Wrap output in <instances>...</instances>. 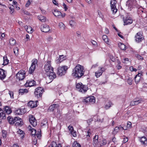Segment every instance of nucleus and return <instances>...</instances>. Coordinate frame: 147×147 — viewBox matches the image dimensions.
<instances>
[{"label": "nucleus", "mask_w": 147, "mask_h": 147, "mask_svg": "<svg viewBox=\"0 0 147 147\" xmlns=\"http://www.w3.org/2000/svg\"><path fill=\"white\" fill-rule=\"evenodd\" d=\"M15 123H14L15 125H18L20 126H22L23 124V122L22 119L19 117L18 120H16Z\"/></svg>", "instance_id": "obj_22"}, {"label": "nucleus", "mask_w": 147, "mask_h": 147, "mask_svg": "<svg viewBox=\"0 0 147 147\" xmlns=\"http://www.w3.org/2000/svg\"><path fill=\"white\" fill-rule=\"evenodd\" d=\"M41 126H47L48 125L47 121V119H44L41 123Z\"/></svg>", "instance_id": "obj_40"}, {"label": "nucleus", "mask_w": 147, "mask_h": 147, "mask_svg": "<svg viewBox=\"0 0 147 147\" xmlns=\"http://www.w3.org/2000/svg\"><path fill=\"white\" fill-rule=\"evenodd\" d=\"M49 73V74L48 76L49 78L50 79V82H51L54 78L56 77V76L54 71L50 72Z\"/></svg>", "instance_id": "obj_16"}, {"label": "nucleus", "mask_w": 147, "mask_h": 147, "mask_svg": "<svg viewBox=\"0 0 147 147\" xmlns=\"http://www.w3.org/2000/svg\"><path fill=\"white\" fill-rule=\"evenodd\" d=\"M81 89V90L79 91L80 92L82 93H85L87 91V90L88 89V88L87 85H83L82 86Z\"/></svg>", "instance_id": "obj_25"}, {"label": "nucleus", "mask_w": 147, "mask_h": 147, "mask_svg": "<svg viewBox=\"0 0 147 147\" xmlns=\"http://www.w3.org/2000/svg\"><path fill=\"white\" fill-rule=\"evenodd\" d=\"M23 70L20 71L16 74V78L19 80H22L25 78V74Z\"/></svg>", "instance_id": "obj_7"}, {"label": "nucleus", "mask_w": 147, "mask_h": 147, "mask_svg": "<svg viewBox=\"0 0 147 147\" xmlns=\"http://www.w3.org/2000/svg\"><path fill=\"white\" fill-rule=\"evenodd\" d=\"M14 53L16 55L18 54V49L17 47H15L13 49Z\"/></svg>", "instance_id": "obj_53"}, {"label": "nucleus", "mask_w": 147, "mask_h": 147, "mask_svg": "<svg viewBox=\"0 0 147 147\" xmlns=\"http://www.w3.org/2000/svg\"><path fill=\"white\" fill-rule=\"evenodd\" d=\"M59 26L60 29L63 30H65V26L62 22H60L59 24Z\"/></svg>", "instance_id": "obj_41"}, {"label": "nucleus", "mask_w": 147, "mask_h": 147, "mask_svg": "<svg viewBox=\"0 0 147 147\" xmlns=\"http://www.w3.org/2000/svg\"><path fill=\"white\" fill-rule=\"evenodd\" d=\"M127 5L129 7H132L136 4V0H128L127 2Z\"/></svg>", "instance_id": "obj_20"}, {"label": "nucleus", "mask_w": 147, "mask_h": 147, "mask_svg": "<svg viewBox=\"0 0 147 147\" xmlns=\"http://www.w3.org/2000/svg\"><path fill=\"white\" fill-rule=\"evenodd\" d=\"M53 15L56 17L58 16L60 18L61 13L58 10L56 9L54 10V12H53Z\"/></svg>", "instance_id": "obj_29"}, {"label": "nucleus", "mask_w": 147, "mask_h": 147, "mask_svg": "<svg viewBox=\"0 0 147 147\" xmlns=\"http://www.w3.org/2000/svg\"><path fill=\"white\" fill-rule=\"evenodd\" d=\"M32 63L31 66L30 67L29 72L30 74H32L33 73L35 69L36 66L38 65L37 60L36 59H34L32 61Z\"/></svg>", "instance_id": "obj_3"}, {"label": "nucleus", "mask_w": 147, "mask_h": 147, "mask_svg": "<svg viewBox=\"0 0 147 147\" xmlns=\"http://www.w3.org/2000/svg\"><path fill=\"white\" fill-rule=\"evenodd\" d=\"M107 143V141L106 139H103L102 140V142L100 144V146H102L105 145Z\"/></svg>", "instance_id": "obj_47"}, {"label": "nucleus", "mask_w": 147, "mask_h": 147, "mask_svg": "<svg viewBox=\"0 0 147 147\" xmlns=\"http://www.w3.org/2000/svg\"><path fill=\"white\" fill-rule=\"evenodd\" d=\"M36 135L38 139H40L41 136L40 130L39 129V131H38V132Z\"/></svg>", "instance_id": "obj_48"}, {"label": "nucleus", "mask_w": 147, "mask_h": 147, "mask_svg": "<svg viewBox=\"0 0 147 147\" xmlns=\"http://www.w3.org/2000/svg\"><path fill=\"white\" fill-rule=\"evenodd\" d=\"M44 91L42 88L38 87L35 89L34 94L36 97L38 98H41Z\"/></svg>", "instance_id": "obj_5"}, {"label": "nucleus", "mask_w": 147, "mask_h": 147, "mask_svg": "<svg viewBox=\"0 0 147 147\" xmlns=\"http://www.w3.org/2000/svg\"><path fill=\"white\" fill-rule=\"evenodd\" d=\"M129 69L131 71H137V69H136V68H134L132 66H131L129 67Z\"/></svg>", "instance_id": "obj_58"}, {"label": "nucleus", "mask_w": 147, "mask_h": 147, "mask_svg": "<svg viewBox=\"0 0 147 147\" xmlns=\"http://www.w3.org/2000/svg\"><path fill=\"white\" fill-rule=\"evenodd\" d=\"M75 22L73 20H71L69 21V23L70 26L72 27H73L75 24Z\"/></svg>", "instance_id": "obj_54"}, {"label": "nucleus", "mask_w": 147, "mask_h": 147, "mask_svg": "<svg viewBox=\"0 0 147 147\" xmlns=\"http://www.w3.org/2000/svg\"><path fill=\"white\" fill-rule=\"evenodd\" d=\"M24 28L28 33H31L32 32V29L30 26H26Z\"/></svg>", "instance_id": "obj_28"}, {"label": "nucleus", "mask_w": 147, "mask_h": 147, "mask_svg": "<svg viewBox=\"0 0 147 147\" xmlns=\"http://www.w3.org/2000/svg\"><path fill=\"white\" fill-rule=\"evenodd\" d=\"M71 133L74 137H75L76 136V132L74 130L71 132Z\"/></svg>", "instance_id": "obj_62"}, {"label": "nucleus", "mask_w": 147, "mask_h": 147, "mask_svg": "<svg viewBox=\"0 0 147 147\" xmlns=\"http://www.w3.org/2000/svg\"><path fill=\"white\" fill-rule=\"evenodd\" d=\"M106 69L103 67H99L98 71L95 72V76L97 78L101 76L103 72L105 71Z\"/></svg>", "instance_id": "obj_10"}, {"label": "nucleus", "mask_w": 147, "mask_h": 147, "mask_svg": "<svg viewBox=\"0 0 147 147\" xmlns=\"http://www.w3.org/2000/svg\"><path fill=\"white\" fill-rule=\"evenodd\" d=\"M9 43L11 46L15 45L16 43V40L13 38H11L9 40Z\"/></svg>", "instance_id": "obj_36"}, {"label": "nucleus", "mask_w": 147, "mask_h": 147, "mask_svg": "<svg viewBox=\"0 0 147 147\" xmlns=\"http://www.w3.org/2000/svg\"><path fill=\"white\" fill-rule=\"evenodd\" d=\"M31 131V133L32 135H36V131L35 129H30Z\"/></svg>", "instance_id": "obj_50"}, {"label": "nucleus", "mask_w": 147, "mask_h": 147, "mask_svg": "<svg viewBox=\"0 0 147 147\" xmlns=\"http://www.w3.org/2000/svg\"><path fill=\"white\" fill-rule=\"evenodd\" d=\"M142 74L139 73L136 75L134 78L135 82L136 84H138L140 81L141 79V77L142 76Z\"/></svg>", "instance_id": "obj_19"}, {"label": "nucleus", "mask_w": 147, "mask_h": 147, "mask_svg": "<svg viewBox=\"0 0 147 147\" xmlns=\"http://www.w3.org/2000/svg\"><path fill=\"white\" fill-rule=\"evenodd\" d=\"M140 141L142 144L147 146V139L145 137H142L140 140Z\"/></svg>", "instance_id": "obj_23"}, {"label": "nucleus", "mask_w": 147, "mask_h": 147, "mask_svg": "<svg viewBox=\"0 0 147 147\" xmlns=\"http://www.w3.org/2000/svg\"><path fill=\"white\" fill-rule=\"evenodd\" d=\"M29 120L30 124L33 126L35 127L37 125V122L35 118L33 115L29 117Z\"/></svg>", "instance_id": "obj_11"}, {"label": "nucleus", "mask_w": 147, "mask_h": 147, "mask_svg": "<svg viewBox=\"0 0 147 147\" xmlns=\"http://www.w3.org/2000/svg\"><path fill=\"white\" fill-rule=\"evenodd\" d=\"M30 4V0H28L26 4V7H28Z\"/></svg>", "instance_id": "obj_64"}, {"label": "nucleus", "mask_w": 147, "mask_h": 147, "mask_svg": "<svg viewBox=\"0 0 147 147\" xmlns=\"http://www.w3.org/2000/svg\"><path fill=\"white\" fill-rule=\"evenodd\" d=\"M18 133L20 135V136L21 138H23L24 137V133L23 132V131L21 130L20 129H19L18 131Z\"/></svg>", "instance_id": "obj_43"}, {"label": "nucleus", "mask_w": 147, "mask_h": 147, "mask_svg": "<svg viewBox=\"0 0 147 147\" xmlns=\"http://www.w3.org/2000/svg\"><path fill=\"white\" fill-rule=\"evenodd\" d=\"M57 144L56 142L54 141H52L49 146L50 147H56Z\"/></svg>", "instance_id": "obj_45"}, {"label": "nucleus", "mask_w": 147, "mask_h": 147, "mask_svg": "<svg viewBox=\"0 0 147 147\" xmlns=\"http://www.w3.org/2000/svg\"><path fill=\"white\" fill-rule=\"evenodd\" d=\"M16 114L17 115H22L24 113V112L22 111L21 109H19L15 111Z\"/></svg>", "instance_id": "obj_39"}, {"label": "nucleus", "mask_w": 147, "mask_h": 147, "mask_svg": "<svg viewBox=\"0 0 147 147\" xmlns=\"http://www.w3.org/2000/svg\"><path fill=\"white\" fill-rule=\"evenodd\" d=\"M118 127L119 128L120 131H122L123 130H127V128H126V129H125L123 127L121 126L120 125Z\"/></svg>", "instance_id": "obj_60"}, {"label": "nucleus", "mask_w": 147, "mask_h": 147, "mask_svg": "<svg viewBox=\"0 0 147 147\" xmlns=\"http://www.w3.org/2000/svg\"><path fill=\"white\" fill-rule=\"evenodd\" d=\"M118 45L120 48L122 50H125L126 49V47L124 44L120 43H119Z\"/></svg>", "instance_id": "obj_34"}, {"label": "nucleus", "mask_w": 147, "mask_h": 147, "mask_svg": "<svg viewBox=\"0 0 147 147\" xmlns=\"http://www.w3.org/2000/svg\"><path fill=\"white\" fill-rule=\"evenodd\" d=\"M84 67L78 64L73 69L72 75L75 78H80L84 75Z\"/></svg>", "instance_id": "obj_1"}, {"label": "nucleus", "mask_w": 147, "mask_h": 147, "mask_svg": "<svg viewBox=\"0 0 147 147\" xmlns=\"http://www.w3.org/2000/svg\"><path fill=\"white\" fill-rule=\"evenodd\" d=\"M68 128L69 130L70 131V132L73 131L74 130V128L72 125H69L68 127Z\"/></svg>", "instance_id": "obj_55"}, {"label": "nucleus", "mask_w": 147, "mask_h": 147, "mask_svg": "<svg viewBox=\"0 0 147 147\" xmlns=\"http://www.w3.org/2000/svg\"><path fill=\"white\" fill-rule=\"evenodd\" d=\"M99 140L98 135H96L93 138V144L94 146L96 147L97 146L98 143H99Z\"/></svg>", "instance_id": "obj_18"}, {"label": "nucleus", "mask_w": 147, "mask_h": 147, "mask_svg": "<svg viewBox=\"0 0 147 147\" xmlns=\"http://www.w3.org/2000/svg\"><path fill=\"white\" fill-rule=\"evenodd\" d=\"M64 59L63 55H60L59 58L57 60V63H59Z\"/></svg>", "instance_id": "obj_33"}, {"label": "nucleus", "mask_w": 147, "mask_h": 147, "mask_svg": "<svg viewBox=\"0 0 147 147\" xmlns=\"http://www.w3.org/2000/svg\"><path fill=\"white\" fill-rule=\"evenodd\" d=\"M28 106L30 107L31 108H34L36 107V106H35V102L32 101H30L28 103Z\"/></svg>", "instance_id": "obj_32"}, {"label": "nucleus", "mask_w": 147, "mask_h": 147, "mask_svg": "<svg viewBox=\"0 0 147 147\" xmlns=\"http://www.w3.org/2000/svg\"><path fill=\"white\" fill-rule=\"evenodd\" d=\"M83 101L86 103L93 104L95 102V99L93 96L88 97L84 99Z\"/></svg>", "instance_id": "obj_6"}, {"label": "nucleus", "mask_w": 147, "mask_h": 147, "mask_svg": "<svg viewBox=\"0 0 147 147\" xmlns=\"http://www.w3.org/2000/svg\"><path fill=\"white\" fill-rule=\"evenodd\" d=\"M73 147H81L80 145L77 142H74L73 144Z\"/></svg>", "instance_id": "obj_44"}, {"label": "nucleus", "mask_w": 147, "mask_h": 147, "mask_svg": "<svg viewBox=\"0 0 147 147\" xmlns=\"http://www.w3.org/2000/svg\"><path fill=\"white\" fill-rule=\"evenodd\" d=\"M44 69L46 73L53 71V68L51 65L50 61H48L44 65Z\"/></svg>", "instance_id": "obj_4"}, {"label": "nucleus", "mask_w": 147, "mask_h": 147, "mask_svg": "<svg viewBox=\"0 0 147 147\" xmlns=\"http://www.w3.org/2000/svg\"><path fill=\"white\" fill-rule=\"evenodd\" d=\"M135 56L139 60H142L143 59V57L139 55H136Z\"/></svg>", "instance_id": "obj_51"}, {"label": "nucleus", "mask_w": 147, "mask_h": 147, "mask_svg": "<svg viewBox=\"0 0 147 147\" xmlns=\"http://www.w3.org/2000/svg\"><path fill=\"white\" fill-rule=\"evenodd\" d=\"M4 109L7 114H9L12 112L9 106H5L4 107Z\"/></svg>", "instance_id": "obj_24"}, {"label": "nucleus", "mask_w": 147, "mask_h": 147, "mask_svg": "<svg viewBox=\"0 0 147 147\" xmlns=\"http://www.w3.org/2000/svg\"><path fill=\"white\" fill-rule=\"evenodd\" d=\"M9 94L10 96V97L11 98H13L14 96H13V92L12 91H9Z\"/></svg>", "instance_id": "obj_57"}, {"label": "nucleus", "mask_w": 147, "mask_h": 147, "mask_svg": "<svg viewBox=\"0 0 147 147\" xmlns=\"http://www.w3.org/2000/svg\"><path fill=\"white\" fill-rule=\"evenodd\" d=\"M131 122H129L127 123V128H130L131 127Z\"/></svg>", "instance_id": "obj_59"}, {"label": "nucleus", "mask_w": 147, "mask_h": 147, "mask_svg": "<svg viewBox=\"0 0 147 147\" xmlns=\"http://www.w3.org/2000/svg\"><path fill=\"white\" fill-rule=\"evenodd\" d=\"M130 106H134L135 105V103L134 101V99L133 101H131L130 103Z\"/></svg>", "instance_id": "obj_63"}, {"label": "nucleus", "mask_w": 147, "mask_h": 147, "mask_svg": "<svg viewBox=\"0 0 147 147\" xmlns=\"http://www.w3.org/2000/svg\"><path fill=\"white\" fill-rule=\"evenodd\" d=\"M135 102V105H137L139 104L140 103H141L142 100L141 98H136L134 99Z\"/></svg>", "instance_id": "obj_31"}, {"label": "nucleus", "mask_w": 147, "mask_h": 147, "mask_svg": "<svg viewBox=\"0 0 147 147\" xmlns=\"http://www.w3.org/2000/svg\"><path fill=\"white\" fill-rule=\"evenodd\" d=\"M6 71L2 69H0V79L3 80L6 77Z\"/></svg>", "instance_id": "obj_17"}, {"label": "nucleus", "mask_w": 147, "mask_h": 147, "mask_svg": "<svg viewBox=\"0 0 147 147\" xmlns=\"http://www.w3.org/2000/svg\"><path fill=\"white\" fill-rule=\"evenodd\" d=\"M112 105V102L111 101H109L105 105V107L106 109H108L110 108Z\"/></svg>", "instance_id": "obj_46"}, {"label": "nucleus", "mask_w": 147, "mask_h": 147, "mask_svg": "<svg viewBox=\"0 0 147 147\" xmlns=\"http://www.w3.org/2000/svg\"><path fill=\"white\" fill-rule=\"evenodd\" d=\"M68 69L67 66H63L59 67L58 69L57 74L60 76L64 75L66 73V71Z\"/></svg>", "instance_id": "obj_2"}, {"label": "nucleus", "mask_w": 147, "mask_h": 147, "mask_svg": "<svg viewBox=\"0 0 147 147\" xmlns=\"http://www.w3.org/2000/svg\"><path fill=\"white\" fill-rule=\"evenodd\" d=\"M92 118H93V120L95 121H98V116L97 115H94L93 116V117H92Z\"/></svg>", "instance_id": "obj_56"}, {"label": "nucleus", "mask_w": 147, "mask_h": 147, "mask_svg": "<svg viewBox=\"0 0 147 147\" xmlns=\"http://www.w3.org/2000/svg\"><path fill=\"white\" fill-rule=\"evenodd\" d=\"M5 36V34L4 33L1 34V36L0 37V38L1 40H2L3 38Z\"/></svg>", "instance_id": "obj_61"}, {"label": "nucleus", "mask_w": 147, "mask_h": 147, "mask_svg": "<svg viewBox=\"0 0 147 147\" xmlns=\"http://www.w3.org/2000/svg\"><path fill=\"white\" fill-rule=\"evenodd\" d=\"M92 131L90 129H89L88 131H87L86 134V136L87 137H90L92 135Z\"/></svg>", "instance_id": "obj_49"}, {"label": "nucleus", "mask_w": 147, "mask_h": 147, "mask_svg": "<svg viewBox=\"0 0 147 147\" xmlns=\"http://www.w3.org/2000/svg\"><path fill=\"white\" fill-rule=\"evenodd\" d=\"M3 65H6L9 62V60L7 59L6 56L3 57Z\"/></svg>", "instance_id": "obj_30"}, {"label": "nucleus", "mask_w": 147, "mask_h": 147, "mask_svg": "<svg viewBox=\"0 0 147 147\" xmlns=\"http://www.w3.org/2000/svg\"><path fill=\"white\" fill-rule=\"evenodd\" d=\"M59 107V106L58 104H53L49 107L48 111H53L57 109Z\"/></svg>", "instance_id": "obj_21"}, {"label": "nucleus", "mask_w": 147, "mask_h": 147, "mask_svg": "<svg viewBox=\"0 0 147 147\" xmlns=\"http://www.w3.org/2000/svg\"><path fill=\"white\" fill-rule=\"evenodd\" d=\"M102 38L104 41L106 43H107L109 42L108 38L106 35H103L102 36Z\"/></svg>", "instance_id": "obj_42"}, {"label": "nucleus", "mask_w": 147, "mask_h": 147, "mask_svg": "<svg viewBox=\"0 0 147 147\" xmlns=\"http://www.w3.org/2000/svg\"><path fill=\"white\" fill-rule=\"evenodd\" d=\"M123 20L124 23V25H127L131 24L133 22V20L131 17L127 16L124 18Z\"/></svg>", "instance_id": "obj_12"}, {"label": "nucleus", "mask_w": 147, "mask_h": 147, "mask_svg": "<svg viewBox=\"0 0 147 147\" xmlns=\"http://www.w3.org/2000/svg\"><path fill=\"white\" fill-rule=\"evenodd\" d=\"M127 82L129 85H131L132 84V78H129L127 79Z\"/></svg>", "instance_id": "obj_52"}, {"label": "nucleus", "mask_w": 147, "mask_h": 147, "mask_svg": "<svg viewBox=\"0 0 147 147\" xmlns=\"http://www.w3.org/2000/svg\"><path fill=\"white\" fill-rule=\"evenodd\" d=\"M117 2L115 0H111V10L112 11L113 13L115 14L117 11V9L116 8V4Z\"/></svg>", "instance_id": "obj_8"}, {"label": "nucleus", "mask_w": 147, "mask_h": 147, "mask_svg": "<svg viewBox=\"0 0 147 147\" xmlns=\"http://www.w3.org/2000/svg\"><path fill=\"white\" fill-rule=\"evenodd\" d=\"M119 131H120V130L119 127H116L114 129L113 131V134L114 135H115Z\"/></svg>", "instance_id": "obj_37"}, {"label": "nucleus", "mask_w": 147, "mask_h": 147, "mask_svg": "<svg viewBox=\"0 0 147 147\" xmlns=\"http://www.w3.org/2000/svg\"><path fill=\"white\" fill-rule=\"evenodd\" d=\"M41 30L43 32H47L49 31L50 28L48 25L45 24L41 26Z\"/></svg>", "instance_id": "obj_15"}, {"label": "nucleus", "mask_w": 147, "mask_h": 147, "mask_svg": "<svg viewBox=\"0 0 147 147\" xmlns=\"http://www.w3.org/2000/svg\"><path fill=\"white\" fill-rule=\"evenodd\" d=\"M28 92V90L26 89H21L19 90V95L21 94V95H22L24 94L25 93H27Z\"/></svg>", "instance_id": "obj_26"}, {"label": "nucleus", "mask_w": 147, "mask_h": 147, "mask_svg": "<svg viewBox=\"0 0 147 147\" xmlns=\"http://www.w3.org/2000/svg\"><path fill=\"white\" fill-rule=\"evenodd\" d=\"M83 85L82 83H78L76 85V88L77 90H78L79 91L81 90V88L82 86Z\"/></svg>", "instance_id": "obj_38"}, {"label": "nucleus", "mask_w": 147, "mask_h": 147, "mask_svg": "<svg viewBox=\"0 0 147 147\" xmlns=\"http://www.w3.org/2000/svg\"><path fill=\"white\" fill-rule=\"evenodd\" d=\"M36 82L34 80H29L27 81L26 83L25 84V86L26 87H31L35 85Z\"/></svg>", "instance_id": "obj_14"}, {"label": "nucleus", "mask_w": 147, "mask_h": 147, "mask_svg": "<svg viewBox=\"0 0 147 147\" xmlns=\"http://www.w3.org/2000/svg\"><path fill=\"white\" fill-rule=\"evenodd\" d=\"M19 118V117H15L13 118L11 116H9L7 117L8 120L10 124H14L15 122L16 121V120H18Z\"/></svg>", "instance_id": "obj_13"}, {"label": "nucleus", "mask_w": 147, "mask_h": 147, "mask_svg": "<svg viewBox=\"0 0 147 147\" xmlns=\"http://www.w3.org/2000/svg\"><path fill=\"white\" fill-rule=\"evenodd\" d=\"M0 118L1 119H5L6 118L5 113L1 108H0Z\"/></svg>", "instance_id": "obj_27"}, {"label": "nucleus", "mask_w": 147, "mask_h": 147, "mask_svg": "<svg viewBox=\"0 0 147 147\" xmlns=\"http://www.w3.org/2000/svg\"><path fill=\"white\" fill-rule=\"evenodd\" d=\"M144 39V37L140 32L137 33L135 36V40L137 42H141Z\"/></svg>", "instance_id": "obj_9"}, {"label": "nucleus", "mask_w": 147, "mask_h": 147, "mask_svg": "<svg viewBox=\"0 0 147 147\" xmlns=\"http://www.w3.org/2000/svg\"><path fill=\"white\" fill-rule=\"evenodd\" d=\"M38 19L42 22H44L46 21V18L42 15L38 16Z\"/></svg>", "instance_id": "obj_35"}]
</instances>
